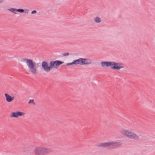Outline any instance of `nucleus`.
<instances>
[{
	"label": "nucleus",
	"mask_w": 155,
	"mask_h": 155,
	"mask_svg": "<svg viewBox=\"0 0 155 155\" xmlns=\"http://www.w3.org/2000/svg\"><path fill=\"white\" fill-rule=\"evenodd\" d=\"M23 61L25 64L29 72L34 74L38 73V65L32 60L25 58L23 59Z\"/></svg>",
	"instance_id": "f257e3e1"
},
{
	"label": "nucleus",
	"mask_w": 155,
	"mask_h": 155,
	"mask_svg": "<svg viewBox=\"0 0 155 155\" xmlns=\"http://www.w3.org/2000/svg\"><path fill=\"white\" fill-rule=\"evenodd\" d=\"M101 66L104 68L110 67L113 70H119L124 68V65L122 63L114 61H102L101 63Z\"/></svg>",
	"instance_id": "f03ea898"
},
{
	"label": "nucleus",
	"mask_w": 155,
	"mask_h": 155,
	"mask_svg": "<svg viewBox=\"0 0 155 155\" xmlns=\"http://www.w3.org/2000/svg\"><path fill=\"white\" fill-rule=\"evenodd\" d=\"M63 63V62L59 61H52L50 62L48 65L47 62L44 61L42 63V66L45 71L48 72L50 71L52 68L57 69Z\"/></svg>",
	"instance_id": "7ed1b4c3"
},
{
	"label": "nucleus",
	"mask_w": 155,
	"mask_h": 155,
	"mask_svg": "<svg viewBox=\"0 0 155 155\" xmlns=\"http://www.w3.org/2000/svg\"><path fill=\"white\" fill-rule=\"evenodd\" d=\"M51 151L50 148L40 146L35 147L33 150L34 155H46Z\"/></svg>",
	"instance_id": "20e7f679"
},
{
	"label": "nucleus",
	"mask_w": 155,
	"mask_h": 155,
	"mask_svg": "<svg viewBox=\"0 0 155 155\" xmlns=\"http://www.w3.org/2000/svg\"><path fill=\"white\" fill-rule=\"evenodd\" d=\"M122 134L126 137L130 139H133L135 140H138L139 139L138 136L131 130H125Z\"/></svg>",
	"instance_id": "39448f33"
},
{
	"label": "nucleus",
	"mask_w": 155,
	"mask_h": 155,
	"mask_svg": "<svg viewBox=\"0 0 155 155\" xmlns=\"http://www.w3.org/2000/svg\"><path fill=\"white\" fill-rule=\"evenodd\" d=\"M121 145V143L119 142H110L101 143L100 146L103 147H110L112 148L120 147Z\"/></svg>",
	"instance_id": "423d86ee"
},
{
	"label": "nucleus",
	"mask_w": 155,
	"mask_h": 155,
	"mask_svg": "<svg viewBox=\"0 0 155 155\" xmlns=\"http://www.w3.org/2000/svg\"><path fill=\"white\" fill-rule=\"evenodd\" d=\"M25 114V112L20 111L12 112L10 114V117L11 118H18L19 117H21Z\"/></svg>",
	"instance_id": "0eeeda50"
},
{
	"label": "nucleus",
	"mask_w": 155,
	"mask_h": 155,
	"mask_svg": "<svg viewBox=\"0 0 155 155\" xmlns=\"http://www.w3.org/2000/svg\"><path fill=\"white\" fill-rule=\"evenodd\" d=\"M82 58H80L78 59L74 60L72 62L70 63H67L66 65L67 66H69L72 65H82Z\"/></svg>",
	"instance_id": "6e6552de"
},
{
	"label": "nucleus",
	"mask_w": 155,
	"mask_h": 155,
	"mask_svg": "<svg viewBox=\"0 0 155 155\" xmlns=\"http://www.w3.org/2000/svg\"><path fill=\"white\" fill-rule=\"evenodd\" d=\"M82 65H88L92 64L91 59L87 58H82Z\"/></svg>",
	"instance_id": "1a4fd4ad"
},
{
	"label": "nucleus",
	"mask_w": 155,
	"mask_h": 155,
	"mask_svg": "<svg viewBox=\"0 0 155 155\" xmlns=\"http://www.w3.org/2000/svg\"><path fill=\"white\" fill-rule=\"evenodd\" d=\"M4 95L6 101L8 102H11L14 99V97L11 96L8 94L5 93Z\"/></svg>",
	"instance_id": "9d476101"
},
{
	"label": "nucleus",
	"mask_w": 155,
	"mask_h": 155,
	"mask_svg": "<svg viewBox=\"0 0 155 155\" xmlns=\"http://www.w3.org/2000/svg\"><path fill=\"white\" fill-rule=\"evenodd\" d=\"M8 10L12 13L16 14V12H18L20 13H22L24 12V10L21 9H17L15 8H11L9 9Z\"/></svg>",
	"instance_id": "9b49d317"
},
{
	"label": "nucleus",
	"mask_w": 155,
	"mask_h": 155,
	"mask_svg": "<svg viewBox=\"0 0 155 155\" xmlns=\"http://www.w3.org/2000/svg\"><path fill=\"white\" fill-rule=\"evenodd\" d=\"M101 18L98 17H96L94 18V21L97 23H99L101 21Z\"/></svg>",
	"instance_id": "f8f14e48"
},
{
	"label": "nucleus",
	"mask_w": 155,
	"mask_h": 155,
	"mask_svg": "<svg viewBox=\"0 0 155 155\" xmlns=\"http://www.w3.org/2000/svg\"><path fill=\"white\" fill-rule=\"evenodd\" d=\"M69 53L68 52H64L62 54V55L63 56H68L69 55Z\"/></svg>",
	"instance_id": "ddd939ff"
},
{
	"label": "nucleus",
	"mask_w": 155,
	"mask_h": 155,
	"mask_svg": "<svg viewBox=\"0 0 155 155\" xmlns=\"http://www.w3.org/2000/svg\"><path fill=\"white\" fill-rule=\"evenodd\" d=\"M34 102V101L33 100H30L28 103V104L33 103Z\"/></svg>",
	"instance_id": "4468645a"
},
{
	"label": "nucleus",
	"mask_w": 155,
	"mask_h": 155,
	"mask_svg": "<svg viewBox=\"0 0 155 155\" xmlns=\"http://www.w3.org/2000/svg\"><path fill=\"white\" fill-rule=\"evenodd\" d=\"M24 12L25 14H28L29 12V10L28 9H25L24 10Z\"/></svg>",
	"instance_id": "2eb2a0df"
},
{
	"label": "nucleus",
	"mask_w": 155,
	"mask_h": 155,
	"mask_svg": "<svg viewBox=\"0 0 155 155\" xmlns=\"http://www.w3.org/2000/svg\"><path fill=\"white\" fill-rule=\"evenodd\" d=\"M36 13V11L35 10H33V11L31 12V13L32 14H35Z\"/></svg>",
	"instance_id": "dca6fc26"
},
{
	"label": "nucleus",
	"mask_w": 155,
	"mask_h": 155,
	"mask_svg": "<svg viewBox=\"0 0 155 155\" xmlns=\"http://www.w3.org/2000/svg\"><path fill=\"white\" fill-rule=\"evenodd\" d=\"M2 2V1L1 0H0V3Z\"/></svg>",
	"instance_id": "f3484780"
}]
</instances>
